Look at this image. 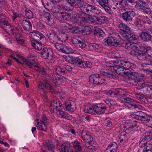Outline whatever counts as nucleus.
Listing matches in <instances>:
<instances>
[{
  "label": "nucleus",
  "instance_id": "412c9836",
  "mask_svg": "<svg viewBox=\"0 0 152 152\" xmlns=\"http://www.w3.org/2000/svg\"><path fill=\"white\" fill-rule=\"evenodd\" d=\"M96 113L102 114L104 113L106 110V107L103 104H99L94 106Z\"/></svg>",
  "mask_w": 152,
  "mask_h": 152
},
{
  "label": "nucleus",
  "instance_id": "7c9ffc66",
  "mask_svg": "<svg viewBox=\"0 0 152 152\" xmlns=\"http://www.w3.org/2000/svg\"><path fill=\"white\" fill-rule=\"evenodd\" d=\"M140 36L142 40L147 42L151 40L152 39V36L148 32H142Z\"/></svg>",
  "mask_w": 152,
  "mask_h": 152
},
{
  "label": "nucleus",
  "instance_id": "0eeeda50",
  "mask_svg": "<svg viewBox=\"0 0 152 152\" xmlns=\"http://www.w3.org/2000/svg\"><path fill=\"white\" fill-rule=\"evenodd\" d=\"M125 12L122 14V18L125 21H131L135 15V13L133 9L126 8L124 9Z\"/></svg>",
  "mask_w": 152,
  "mask_h": 152
},
{
  "label": "nucleus",
  "instance_id": "f257e3e1",
  "mask_svg": "<svg viewBox=\"0 0 152 152\" xmlns=\"http://www.w3.org/2000/svg\"><path fill=\"white\" fill-rule=\"evenodd\" d=\"M139 73L137 72H132L131 74L129 76V82L132 84L137 86L140 87L143 92V89L148 84L145 82L141 78H139Z\"/></svg>",
  "mask_w": 152,
  "mask_h": 152
},
{
  "label": "nucleus",
  "instance_id": "39448f33",
  "mask_svg": "<svg viewBox=\"0 0 152 152\" xmlns=\"http://www.w3.org/2000/svg\"><path fill=\"white\" fill-rule=\"evenodd\" d=\"M38 87L40 89V91L45 95L47 93V92L45 90V89L49 90L52 93H56L52 88L50 82L47 80H44L43 83L41 82H39Z\"/></svg>",
  "mask_w": 152,
  "mask_h": 152
},
{
  "label": "nucleus",
  "instance_id": "aec40b11",
  "mask_svg": "<svg viewBox=\"0 0 152 152\" xmlns=\"http://www.w3.org/2000/svg\"><path fill=\"white\" fill-rule=\"evenodd\" d=\"M65 108L67 110L73 112L75 109V105L74 102L72 100H67L65 102Z\"/></svg>",
  "mask_w": 152,
  "mask_h": 152
},
{
  "label": "nucleus",
  "instance_id": "9d476101",
  "mask_svg": "<svg viewBox=\"0 0 152 152\" xmlns=\"http://www.w3.org/2000/svg\"><path fill=\"white\" fill-rule=\"evenodd\" d=\"M111 67H113V66H108L106 68L101 70L100 71L101 74L108 78H115V74L114 73L113 69Z\"/></svg>",
  "mask_w": 152,
  "mask_h": 152
},
{
  "label": "nucleus",
  "instance_id": "c85d7f7f",
  "mask_svg": "<svg viewBox=\"0 0 152 152\" xmlns=\"http://www.w3.org/2000/svg\"><path fill=\"white\" fill-rule=\"evenodd\" d=\"M129 138V134L125 131L121 132L119 139V142L120 143L124 142Z\"/></svg>",
  "mask_w": 152,
  "mask_h": 152
},
{
  "label": "nucleus",
  "instance_id": "7ed1b4c3",
  "mask_svg": "<svg viewBox=\"0 0 152 152\" xmlns=\"http://www.w3.org/2000/svg\"><path fill=\"white\" fill-rule=\"evenodd\" d=\"M121 37L118 34H113L104 40L105 44L106 43L111 47H116L119 44L121 40Z\"/></svg>",
  "mask_w": 152,
  "mask_h": 152
},
{
  "label": "nucleus",
  "instance_id": "423d86ee",
  "mask_svg": "<svg viewBox=\"0 0 152 152\" xmlns=\"http://www.w3.org/2000/svg\"><path fill=\"white\" fill-rule=\"evenodd\" d=\"M48 38L51 42L56 43V42L61 41L63 42L68 39V37L66 34L60 37V35H58L54 32L50 33L48 35Z\"/></svg>",
  "mask_w": 152,
  "mask_h": 152
},
{
  "label": "nucleus",
  "instance_id": "e2e57ef3",
  "mask_svg": "<svg viewBox=\"0 0 152 152\" xmlns=\"http://www.w3.org/2000/svg\"><path fill=\"white\" fill-rule=\"evenodd\" d=\"M82 68H85L86 67L91 68L92 67V64L88 61H83V63Z\"/></svg>",
  "mask_w": 152,
  "mask_h": 152
},
{
  "label": "nucleus",
  "instance_id": "680f3d73",
  "mask_svg": "<svg viewBox=\"0 0 152 152\" xmlns=\"http://www.w3.org/2000/svg\"><path fill=\"white\" fill-rule=\"evenodd\" d=\"M130 33H131V31H129V32H122L121 34V35L124 38L122 39L128 40Z\"/></svg>",
  "mask_w": 152,
  "mask_h": 152
},
{
  "label": "nucleus",
  "instance_id": "c9c22d12",
  "mask_svg": "<svg viewBox=\"0 0 152 152\" xmlns=\"http://www.w3.org/2000/svg\"><path fill=\"white\" fill-rule=\"evenodd\" d=\"M43 145L45 148L49 151H54V146L50 141H48V142H45L43 143Z\"/></svg>",
  "mask_w": 152,
  "mask_h": 152
},
{
  "label": "nucleus",
  "instance_id": "5fc2aeb1",
  "mask_svg": "<svg viewBox=\"0 0 152 152\" xmlns=\"http://www.w3.org/2000/svg\"><path fill=\"white\" fill-rule=\"evenodd\" d=\"M91 31L92 30L90 27L88 26H85L82 31L83 34L84 35H88L91 33Z\"/></svg>",
  "mask_w": 152,
  "mask_h": 152
},
{
  "label": "nucleus",
  "instance_id": "dca6fc26",
  "mask_svg": "<svg viewBox=\"0 0 152 152\" xmlns=\"http://www.w3.org/2000/svg\"><path fill=\"white\" fill-rule=\"evenodd\" d=\"M72 42L74 45L77 48H80L82 49L86 46V45L84 43L83 40L78 37L77 38H73Z\"/></svg>",
  "mask_w": 152,
  "mask_h": 152
},
{
  "label": "nucleus",
  "instance_id": "2f4dec72",
  "mask_svg": "<svg viewBox=\"0 0 152 152\" xmlns=\"http://www.w3.org/2000/svg\"><path fill=\"white\" fill-rule=\"evenodd\" d=\"M86 14L84 12H80L78 14V16L76 18L75 20L77 21L76 23L78 24L79 23H82L85 21Z\"/></svg>",
  "mask_w": 152,
  "mask_h": 152
},
{
  "label": "nucleus",
  "instance_id": "9b49d317",
  "mask_svg": "<svg viewBox=\"0 0 152 152\" xmlns=\"http://www.w3.org/2000/svg\"><path fill=\"white\" fill-rule=\"evenodd\" d=\"M62 104L58 100H53L50 103V111L52 113H54L57 110H60L62 109Z\"/></svg>",
  "mask_w": 152,
  "mask_h": 152
},
{
  "label": "nucleus",
  "instance_id": "4c0bfd02",
  "mask_svg": "<svg viewBox=\"0 0 152 152\" xmlns=\"http://www.w3.org/2000/svg\"><path fill=\"white\" fill-rule=\"evenodd\" d=\"M118 26L119 29L122 31V32L131 31V29L126 25L121 23L118 24Z\"/></svg>",
  "mask_w": 152,
  "mask_h": 152
},
{
  "label": "nucleus",
  "instance_id": "774afa93",
  "mask_svg": "<svg viewBox=\"0 0 152 152\" xmlns=\"http://www.w3.org/2000/svg\"><path fill=\"white\" fill-rule=\"evenodd\" d=\"M133 96L134 98L139 100H143L144 98V96L140 94H136L134 95Z\"/></svg>",
  "mask_w": 152,
  "mask_h": 152
},
{
  "label": "nucleus",
  "instance_id": "79ce46f5",
  "mask_svg": "<svg viewBox=\"0 0 152 152\" xmlns=\"http://www.w3.org/2000/svg\"><path fill=\"white\" fill-rule=\"evenodd\" d=\"M4 28L6 30L7 32H10L11 34H13L14 33L15 30L14 27L10 24H9L8 22L7 25H4Z\"/></svg>",
  "mask_w": 152,
  "mask_h": 152
},
{
  "label": "nucleus",
  "instance_id": "bb28decb",
  "mask_svg": "<svg viewBox=\"0 0 152 152\" xmlns=\"http://www.w3.org/2000/svg\"><path fill=\"white\" fill-rule=\"evenodd\" d=\"M35 121L37 122L36 126L39 129L46 132L47 129V126L40 122L39 119H36Z\"/></svg>",
  "mask_w": 152,
  "mask_h": 152
},
{
  "label": "nucleus",
  "instance_id": "6e6552de",
  "mask_svg": "<svg viewBox=\"0 0 152 152\" xmlns=\"http://www.w3.org/2000/svg\"><path fill=\"white\" fill-rule=\"evenodd\" d=\"M60 26L63 30L65 31L66 32L70 31L73 34L78 33L80 32L78 28L66 22L61 23Z\"/></svg>",
  "mask_w": 152,
  "mask_h": 152
},
{
  "label": "nucleus",
  "instance_id": "58836bf2",
  "mask_svg": "<svg viewBox=\"0 0 152 152\" xmlns=\"http://www.w3.org/2000/svg\"><path fill=\"white\" fill-rule=\"evenodd\" d=\"M143 93L148 96L152 95V86L148 84L144 88Z\"/></svg>",
  "mask_w": 152,
  "mask_h": 152
},
{
  "label": "nucleus",
  "instance_id": "ea45409f",
  "mask_svg": "<svg viewBox=\"0 0 152 152\" xmlns=\"http://www.w3.org/2000/svg\"><path fill=\"white\" fill-rule=\"evenodd\" d=\"M75 50H74L64 45L61 52L66 54H72L75 53Z\"/></svg>",
  "mask_w": 152,
  "mask_h": 152
},
{
  "label": "nucleus",
  "instance_id": "c03bdc74",
  "mask_svg": "<svg viewBox=\"0 0 152 152\" xmlns=\"http://www.w3.org/2000/svg\"><path fill=\"white\" fill-rule=\"evenodd\" d=\"M139 53H147L148 51L150 49V47L147 46L144 44H142L140 46Z\"/></svg>",
  "mask_w": 152,
  "mask_h": 152
},
{
  "label": "nucleus",
  "instance_id": "09e8293b",
  "mask_svg": "<svg viewBox=\"0 0 152 152\" xmlns=\"http://www.w3.org/2000/svg\"><path fill=\"white\" fill-rule=\"evenodd\" d=\"M129 37L128 40L129 41V42L133 43L136 42L137 37L134 34L131 32V33H130Z\"/></svg>",
  "mask_w": 152,
  "mask_h": 152
},
{
  "label": "nucleus",
  "instance_id": "de8ad7c7",
  "mask_svg": "<svg viewBox=\"0 0 152 152\" xmlns=\"http://www.w3.org/2000/svg\"><path fill=\"white\" fill-rule=\"evenodd\" d=\"M55 72L58 75H64L66 73L64 69L60 66H57L55 69Z\"/></svg>",
  "mask_w": 152,
  "mask_h": 152
},
{
  "label": "nucleus",
  "instance_id": "37998d69",
  "mask_svg": "<svg viewBox=\"0 0 152 152\" xmlns=\"http://www.w3.org/2000/svg\"><path fill=\"white\" fill-rule=\"evenodd\" d=\"M73 63L76 64H78L82 68L83 63V59L81 57H77L73 59Z\"/></svg>",
  "mask_w": 152,
  "mask_h": 152
},
{
  "label": "nucleus",
  "instance_id": "a18cd8bd",
  "mask_svg": "<svg viewBox=\"0 0 152 152\" xmlns=\"http://www.w3.org/2000/svg\"><path fill=\"white\" fill-rule=\"evenodd\" d=\"M98 77H99V74L91 75L89 77V81L90 82L96 84Z\"/></svg>",
  "mask_w": 152,
  "mask_h": 152
},
{
  "label": "nucleus",
  "instance_id": "72a5a7b5",
  "mask_svg": "<svg viewBox=\"0 0 152 152\" xmlns=\"http://www.w3.org/2000/svg\"><path fill=\"white\" fill-rule=\"evenodd\" d=\"M137 55L138 58L140 60H148L149 59L148 53H138Z\"/></svg>",
  "mask_w": 152,
  "mask_h": 152
},
{
  "label": "nucleus",
  "instance_id": "8fccbe9b",
  "mask_svg": "<svg viewBox=\"0 0 152 152\" xmlns=\"http://www.w3.org/2000/svg\"><path fill=\"white\" fill-rule=\"evenodd\" d=\"M84 111L86 113L92 114H94L96 113L94 110V107H87L85 108Z\"/></svg>",
  "mask_w": 152,
  "mask_h": 152
},
{
  "label": "nucleus",
  "instance_id": "6ab92c4d",
  "mask_svg": "<svg viewBox=\"0 0 152 152\" xmlns=\"http://www.w3.org/2000/svg\"><path fill=\"white\" fill-rule=\"evenodd\" d=\"M111 67L113 68L114 72H116L117 74L121 75H123L124 74H126L127 73L126 69L119 65H118L113 66V67Z\"/></svg>",
  "mask_w": 152,
  "mask_h": 152
},
{
  "label": "nucleus",
  "instance_id": "f704fd0d",
  "mask_svg": "<svg viewBox=\"0 0 152 152\" xmlns=\"http://www.w3.org/2000/svg\"><path fill=\"white\" fill-rule=\"evenodd\" d=\"M31 45L36 50H41L42 48V45L41 43L37 41L32 40L31 41Z\"/></svg>",
  "mask_w": 152,
  "mask_h": 152
},
{
  "label": "nucleus",
  "instance_id": "bf43d9fd",
  "mask_svg": "<svg viewBox=\"0 0 152 152\" xmlns=\"http://www.w3.org/2000/svg\"><path fill=\"white\" fill-rule=\"evenodd\" d=\"M148 141L147 140H146L145 138H142L140 141L139 146L140 147L145 146L148 143Z\"/></svg>",
  "mask_w": 152,
  "mask_h": 152
},
{
  "label": "nucleus",
  "instance_id": "69168bd1",
  "mask_svg": "<svg viewBox=\"0 0 152 152\" xmlns=\"http://www.w3.org/2000/svg\"><path fill=\"white\" fill-rule=\"evenodd\" d=\"M103 124L104 125L110 127L112 126V123L109 118H107L104 120Z\"/></svg>",
  "mask_w": 152,
  "mask_h": 152
},
{
  "label": "nucleus",
  "instance_id": "13d9d810",
  "mask_svg": "<svg viewBox=\"0 0 152 152\" xmlns=\"http://www.w3.org/2000/svg\"><path fill=\"white\" fill-rule=\"evenodd\" d=\"M101 12V10L99 8L94 6L91 14L95 15H99Z\"/></svg>",
  "mask_w": 152,
  "mask_h": 152
},
{
  "label": "nucleus",
  "instance_id": "4d7b16f0",
  "mask_svg": "<svg viewBox=\"0 0 152 152\" xmlns=\"http://www.w3.org/2000/svg\"><path fill=\"white\" fill-rule=\"evenodd\" d=\"M39 121L47 126H48L50 123L49 119L45 115H43L42 119L41 120H39Z\"/></svg>",
  "mask_w": 152,
  "mask_h": 152
},
{
  "label": "nucleus",
  "instance_id": "603ef678",
  "mask_svg": "<svg viewBox=\"0 0 152 152\" xmlns=\"http://www.w3.org/2000/svg\"><path fill=\"white\" fill-rule=\"evenodd\" d=\"M84 4V2L83 0H75L74 7L76 8L80 7L83 6Z\"/></svg>",
  "mask_w": 152,
  "mask_h": 152
},
{
  "label": "nucleus",
  "instance_id": "0e129e2a",
  "mask_svg": "<svg viewBox=\"0 0 152 152\" xmlns=\"http://www.w3.org/2000/svg\"><path fill=\"white\" fill-rule=\"evenodd\" d=\"M142 16H140L136 19L135 24L137 27H140L141 25Z\"/></svg>",
  "mask_w": 152,
  "mask_h": 152
},
{
  "label": "nucleus",
  "instance_id": "e433bc0d",
  "mask_svg": "<svg viewBox=\"0 0 152 152\" xmlns=\"http://www.w3.org/2000/svg\"><path fill=\"white\" fill-rule=\"evenodd\" d=\"M94 6V5L85 3L83 5L84 11L90 14H91V12Z\"/></svg>",
  "mask_w": 152,
  "mask_h": 152
},
{
  "label": "nucleus",
  "instance_id": "49530a36",
  "mask_svg": "<svg viewBox=\"0 0 152 152\" xmlns=\"http://www.w3.org/2000/svg\"><path fill=\"white\" fill-rule=\"evenodd\" d=\"M141 68L146 72L151 73L152 71V66L149 64L141 65Z\"/></svg>",
  "mask_w": 152,
  "mask_h": 152
},
{
  "label": "nucleus",
  "instance_id": "b1692460",
  "mask_svg": "<svg viewBox=\"0 0 152 152\" xmlns=\"http://www.w3.org/2000/svg\"><path fill=\"white\" fill-rule=\"evenodd\" d=\"M69 17L70 15L68 13L66 12H61L57 14L56 18L59 20L64 21L67 20Z\"/></svg>",
  "mask_w": 152,
  "mask_h": 152
},
{
  "label": "nucleus",
  "instance_id": "338daca9",
  "mask_svg": "<svg viewBox=\"0 0 152 152\" xmlns=\"http://www.w3.org/2000/svg\"><path fill=\"white\" fill-rule=\"evenodd\" d=\"M119 4H120V8L122 7H125L128 5V3L126 0H121L120 1Z\"/></svg>",
  "mask_w": 152,
  "mask_h": 152
},
{
  "label": "nucleus",
  "instance_id": "2eb2a0df",
  "mask_svg": "<svg viewBox=\"0 0 152 152\" xmlns=\"http://www.w3.org/2000/svg\"><path fill=\"white\" fill-rule=\"evenodd\" d=\"M125 100L128 102H125V105L129 109L136 110H137L143 109V107L140 104L137 105L135 104L129 103V102H131V99L130 98H126Z\"/></svg>",
  "mask_w": 152,
  "mask_h": 152
},
{
  "label": "nucleus",
  "instance_id": "f3484780",
  "mask_svg": "<svg viewBox=\"0 0 152 152\" xmlns=\"http://www.w3.org/2000/svg\"><path fill=\"white\" fill-rule=\"evenodd\" d=\"M30 37L35 41L40 40L41 39L44 38V36L40 32L37 31H34L30 33Z\"/></svg>",
  "mask_w": 152,
  "mask_h": 152
},
{
  "label": "nucleus",
  "instance_id": "cd10ccee",
  "mask_svg": "<svg viewBox=\"0 0 152 152\" xmlns=\"http://www.w3.org/2000/svg\"><path fill=\"white\" fill-rule=\"evenodd\" d=\"M71 144L75 150L76 151V152H81L82 151L83 146L81 145L80 143L77 140L72 142Z\"/></svg>",
  "mask_w": 152,
  "mask_h": 152
},
{
  "label": "nucleus",
  "instance_id": "3c124183",
  "mask_svg": "<svg viewBox=\"0 0 152 152\" xmlns=\"http://www.w3.org/2000/svg\"><path fill=\"white\" fill-rule=\"evenodd\" d=\"M142 20L144 23L148 24L151 26H152V21H151L149 18L148 17L146 16H142Z\"/></svg>",
  "mask_w": 152,
  "mask_h": 152
},
{
  "label": "nucleus",
  "instance_id": "a19ab883",
  "mask_svg": "<svg viewBox=\"0 0 152 152\" xmlns=\"http://www.w3.org/2000/svg\"><path fill=\"white\" fill-rule=\"evenodd\" d=\"M145 6V4L140 0H138L136 2L135 7L141 11H143V9Z\"/></svg>",
  "mask_w": 152,
  "mask_h": 152
},
{
  "label": "nucleus",
  "instance_id": "473e14b6",
  "mask_svg": "<svg viewBox=\"0 0 152 152\" xmlns=\"http://www.w3.org/2000/svg\"><path fill=\"white\" fill-rule=\"evenodd\" d=\"M23 29L27 31H29L31 28V24L28 20H24L22 23Z\"/></svg>",
  "mask_w": 152,
  "mask_h": 152
},
{
  "label": "nucleus",
  "instance_id": "4be33fe9",
  "mask_svg": "<svg viewBox=\"0 0 152 152\" xmlns=\"http://www.w3.org/2000/svg\"><path fill=\"white\" fill-rule=\"evenodd\" d=\"M108 0H99V4L107 13L111 15L113 12L110 8L106 4L108 3Z\"/></svg>",
  "mask_w": 152,
  "mask_h": 152
},
{
  "label": "nucleus",
  "instance_id": "a211bd4d",
  "mask_svg": "<svg viewBox=\"0 0 152 152\" xmlns=\"http://www.w3.org/2000/svg\"><path fill=\"white\" fill-rule=\"evenodd\" d=\"M89 20L91 22L98 25L101 24L105 22V18L104 16H93L90 18Z\"/></svg>",
  "mask_w": 152,
  "mask_h": 152
},
{
  "label": "nucleus",
  "instance_id": "a878e982",
  "mask_svg": "<svg viewBox=\"0 0 152 152\" xmlns=\"http://www.w3.org/2000/svg\"><path fill=\"white\" fill-rule=\"evenodd\" d=\"M44 16L46 18V23L49 25H51L54 23L55 19L52 15H50L48 12L44 13Z\"/></svg>",
  "mask_w": 152,
  "mask_h": 152
},
{
  "label": "nucleus",
  "instance_id": "20e7f679",
  "mask_svg": "<svg viewBox=\"0 0 152 152\" xmlns=\"http://www.w3.org/2000/svg\"><path fill=\"white\" fill-rule=\"evenodd\" d=\"M26 65L30 68H32L33 67H34L35 70L41 72L43 74H46L45 69L42 66L40 65L38 62L37 60L36 59L28 60Z\"/></svg>",
  "mask_w": 152,
  "mask_h": 152
},
{
  "label": "nucleus",
  "instance_id": "4468645a",
  "mask_svg": "<svg viewBox=\"0 0 152 152\" xmlns=\"http://www.w3.org/2000/svg\"><path fill=\"white\" fill-rule=\"evenodd\" d=\"M81 137L85 142L86 144L90 143L92 142V139L90 135V133L87 130H83L81 132Z\"/></svg>",
  "mask_w": 152,
  "mask_h": 152
},
{
  "label": "nucleus",
  "instance_id": "1a4fd4ad",
  "mask_svg": "<svg viewBox=\"0 0 152 152\" xmlns=\"http://www.w3.org/2000/svg\"><path fill=\"white\" fill-rule=\"evenodd\" d=\"M137 45L135 42H128L126 44L125 47L126 49L131 50L130 54L132 55H137L139 53V50Z\"/></svg>",
  "mask_w": 152,
  "mask_h": 152
},
{
  "label": "nucleus",
  "instance_id": "6e6d98bb",
  "mask_svg": "<svg viewBox=\"0 0 152 152\" xmlns=\"http://www.w3.org/2000/svg\"><path fill=\"white\" fill-rule=\"evenodd\" d=\"M39 121L47 126H48L50 123L49 119L45 115H43L42 119L41 120H39Z\"/></svg>",
  "mask_w": 152,
  "mask_h": 152
},
{
  "label": "nucleus",
  "instance_id": "052dcab7",
  "mask_svg": "<svg viewBox=\"0 0 152 152\" xmlns=\"http://www.w3.org/2000/svg\"><path fill=\"white\" fill-rule=\"evenodd\" d=\"M64 45L62 43H56L55 44V48L58 50H59L61 52H62V50L63 49Z\"/></svg>",
  "mask_w": 152,
  "mask_h": 152
},
{
  "label": "nucleus",
  "instance_id": "f8f14e48",
  "mask_svg": "<svg viewBox=\"0 0 152 152\" xmlns=\"http://www.w3.org/2000/svg\"><path fill=\"white\" fill-rule=\"evenodd\" d=\"M118 64L126 69V71L127 69H133L136 67L135 64L128 61L120 60L118 61Z\"/></svg>",
  "mask_w": 152,
  "mask_h": 152
},
{
  "label": "nucleus",
  "instance_id": "393cba45",
  "mask_svg": "<svg viewBox=\"0 0 152 152\" xmlns=\"http://www.w3.org/2000/svg\"><path fill=\"white\" fill-rule=\"evenodd\" d=\"M11 56L18 63L26 65L27 60L18 54L11 55Z\"/></svg>",
  "mask_w": 152,
  "mask_h": 152
},
{
  "label": "nucleus",
  "instance_id": "ddd939ff",
  "mask_svg": "<svg viewBox=\"0 0 152 152\" xmlns=\"http://www.w3.org/2000/svg\"><path fill=\"white\" fill-rule=\"evenodd\" d=\"M40 54L45 59H47L48 58H52L53 56V51L50 48H44L40 52Z\"/></svg>",
  "mask_w": 152,
  "mask_h": 152
},
{
  "label": "nucleus",
  "instance_id": "f03ea898",
  "mask_svg": "<svg viewBox=\"0 0 152 152\" xmlns=\"http://www.w3.org/2000/svg\"><path fill=\"white\" fill-rule=\"evenodd\" d=\"M130 116L136 119L145 121L148 127H152V117L146 113L139 111L131 114Z\"/></svg>",
  "mask_w": 152,
  "mask_h": 152
},
{
  "label": "nucleus",
  "instance_id": "c756f323",
  "mask_svg": "<svg viewBox=\"0 0 152 152\" xmlns=\"http://www.w3.org/2000/svg\"><path fill=\"white\" fill-rule=\"evenodd\" d=\"M117 145L115 142L110 143L107 146V150L108 152H116L117 150Z\"/></svg>",
  "mask_w": 152,
  "mask_h": 152
},
{
  "label": "nucleus",
  "instance_id": "5701e85b",
  "mask_svg": "<svg viewBox=\"0 0 152 152\" xmlns=\"http://www.w3.org/2000/svg\"><path fill=\"white\" fill-rule=\"evenodd\" d=\"M90 50L92 51L99 52L102 49V46L100 44L96 43H91L88 45Z\"/></svg>",
  "mask_w": 152,
  "mask_h": 152
},
{
  "label": "nucleus",
  "instance_id": "864d4df0",
  "mask_svg": "<svg viewBox=\"0 0 152 152\" xmlns=\"http://www.w3.org/2000/svg\"><path fill=\"white\" fill-rule=\"evenodd\" d=\"M33 13L30 10L26 9L25 10V16L26 18L30 19L33 18Z\"/></svg>",
  "mask_w": 152,
  "mask_h": 152
}]
</instances>
